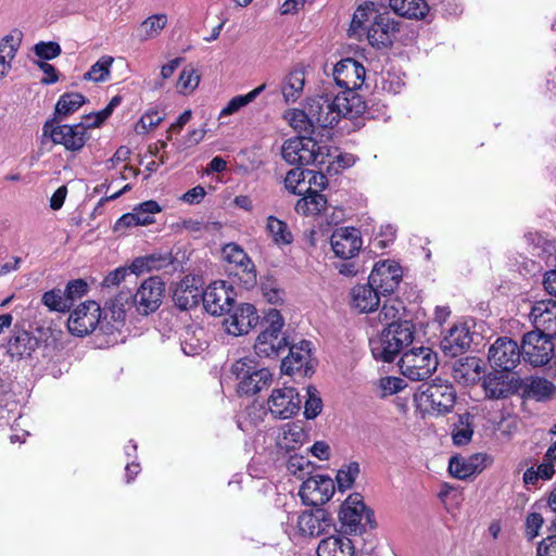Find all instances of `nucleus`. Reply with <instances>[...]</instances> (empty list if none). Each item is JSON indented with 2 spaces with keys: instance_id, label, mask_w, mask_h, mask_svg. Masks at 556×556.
Listing matches in <instances>:
<instances>
[{
  "instance_id": "obj_25",
  "label": "nucleus",
  "mask_w": 556,
  "mask_h": 556,
  "mask_svg": "<svg viewBox=\"0 0 556 556\" xmlns=\"http://www.w3.org/2000/svg\"><path fill=\"white\" fill-rule=\"evenodd\" d=\"M289 354L282 359L281 370L286 375H291L295 371L304 370L307 375L311 370L308 366L311 362L312 343L306 340H302L299 344H289Z\"/></svg>"
},
{
  "instance_id": "obj_14",
  "label": "nucleus",
  "mask_w": 556,
  "mask_h": 556,
  "mask_svg": "<svg viewBox=\"0 0 556 556\" xmlns=\"http://www.w3.org/2000/svg\"><path fill=\"white\" fill-rule=\"evenodd\" d=\"M302 399L295 388L283 387L271 391L267 405L275 418L287 419L301 408Z\"/></svg>"
},
{
  "instance_id": "obj_38",
  "label": "nucleus",
  "mask_w": 556,
  "mask_h": 556,
  "mask_svg": "<svg viewBox=\"0 0 556 556\" xmlns=\"http://www.w3.org/2000/svg\"><path fill=\"white\" fill-rule=\"evenodd\" d=\"M265 230L267 236L277 245H287L293 241L289 226L275 216H268L266 218Z\"/></svg>"
},
{
  "instance_id": "obj_44",
  "label": "nucleus",
  "mask_w": 556,
  "mask_h": 556,
  "mask_svg": "<svg viewBox=\"0 0 556 556\" xmlns=\"http://www.w3.org/2000/svg\"><path fill=\"white\" fill-rule=\"evenodd\" d=\"M375 15H380L375 8L374 2H365L359 5L353 14L351 22V30L357 33L358 30H367L368 26L375 20Z\"/></svg>"
},
{
  "instance_id": "obj_57",
  "label": "nucleus",
  "mask_w": 556,
  "mask_h": 556,
  "mask_svg": "<svg viewBox=\"0 0 556 556\" xmlns=\"http://www.w3.org/2000/svg\"><path fill=\"white\" fill-rule=\"evenodd\" d=\"M382 396H390L405 389L406 383L399 377H386L379 382Z\"/></svg>"
},
{
  "instance_id": "obj_11",
  "label": "nucleus",
  "mask_w": 556,
  "mask_h": 556,
  "mask_svg": "<svg viewBox=\"0 0 556 556\" xmlns=\"http://www.w3.org/2000/svg\"><path fill=\"white\" fill-rule=\"evenodd\" d=\"M235 290L226 281L212 282L203 291V306L211 315L222 316L230 311L235 303Z\"/></svg>"
},
{
  "instance_id": "obj_32",
  "label": "nucleus",
  "mask_w": 556,
  "mask_h": 556,
  "mask_svg": "<svg viewBox=\"0 0 556 556\" xmlns=\"http://www.w3.org/2000/svg\"><path fill=\"white\" fill-rule=\"evenodd\" d=\"M39 341L27 331L15 332L8 341L7 351L11 357H29L38 348Z\"/></svg>"
},
{
  "instance_id": "obj_33",
  "label": "nucleus",
  "mask_w": 556,
  "mask_h": 556,
  "mask_svg": "<svg viewBox=\"0 0 556 556\" xmlns=\"http://www.w3.org/2000/svg\"><path fill=\"white\" fill-rule=\"evenodd\" d=\"M354 546L349 538L330 535L317 546V556H353Z\"/></svg>"
},
{
  "instance_id": "obj_20",
  "label": "nucleus",
  "mask_w": 556,
  "mask_h": 556,
  "mask_svg": "<svg viewBox=\"0 0 556 556\" xmlns=\"http://www.w3.org/2000/svg\"><path fill=\"white\" fill-rule=\"evenodd\" d=\"M333 253L341 258L355 257L362 249L363 240L358 229L354 227L337 228L330 239Z\"/></svg>"
},
{
  "instance_id": "obj_13",
  "label": "nucleus",
  "mask_w": 556,
  "mask_h": 556,
  "mask_svg": "<svg viewBox=\"0 0 556 556\" xmlns=\"http://www.w3.org/2000/svg\"><path fill=\"white\" fill-rule=\"evenodd\" d=\"M165 292V285L159 277H150L141 282L134 294V306L140 315L155 312Z\"/></svg>"
},
{
  "instance_id": "obj_10",
  "label": "nucleus",
  "mask_w": 556,
  "mask_h": 556,
  "mask_svg": "<svg viewBox=\"0 0 556 556\" xmlns=\"http://www.w3.org/2000/svg\"><path fill=\"white\" fill-rule=\"evenodd\" d=\"M520 348L523 359L534 367L546 365L555 350L553 339L536 331L527 332Z\"/></svg>"
},
{
  "instance_id": "obj_1",
  "label": "nucleus",
  "mask_w": 556,
  "mask_h": 556,
  "mask_svg": "<svg viewBox=\"0 0 556 556\" xmlns=\"http://www.w3.org/2000/svg\"><path fill=\"white\" fill-rule=\"evenodd\" d=\"M364 102L356 92L346 96L323 94L311 98L306 102L308 116L316 127H333L342 117H355L363 113Z\"/></svg>"
},
{
  "instance_id": "obj_56",
  "label": "nucleus",
  "mask_w": 556,
  "mask_h": 556,
  "mask_svg": "<svg viewBox=\"0 0 556 556\" xmlns=\"http://www.w3.org/2000/svg\"><path fill=\"white\" fill-rule=\"evenodd\" d=\"M531 393L538 399H545L553 395L556 391V387L544 378L534 379L530 386Z\"/></svg>"
},
{
  "instance_id": "obj_61",
  "label": "nucleus",
  "mask_w": 556,
  "mask_h": 556,
  "mask_svg": "<svg viewBox=\"0 0 556 556\" xmlns=\"http://www.w3.org/2000/svg\"><path fill=\"white\" fill-rule=\"evenodd\" d=\"M163 117L156 111L147 112L138 122L136 129L138 132L140 131H149L156 127Z\"/></svg>"
},
{
  "instance_id": "obj_55",
  "label": "nucleus",
  "mask_w": 556,
  "mask_h": 556,
  "mask_svg": "<svg viewBox=\"0 0 556 556\" xmlns=\"http://www.w3.org/2000/svg\"><path fill=\"white\" fill-rule=\"evenodd\" d=\"M205 342L201 341L195 336V331L191 334L189 330L186 331L181 341V350L186 355H197L204 350Z\"/></svg>"
},
{
  "instance_id": "obj_18",
  "label": "nucleus",
  "mask_w": 556,
  "mask_h": 556,
  "mask_svg": "<svg viewBox=\"0 0 556 556\" xmlns=\"http://www.w3.org/2000/svg\"><path fill=\"white\" fill-rule=\"evenodd\" d=\"M334 494V482L327 476H315L306 479L299 491L302 502L308 506L327 503Z\"/></svg>"
},
{
  "instance_id": "obj_40",
  "label": "nucleus",
  "mask_w": 556,
  "mask_h": 556,
  "mask_svg": "<svg viewBox=\"0 0 556 556\" xmlns=\"http://www.w3.org/2000/svg\"><path fill=\"white\" fill-rule=\"evenodd\" d=\"M17 48L18 42L12 35H7L0 40V80L11 71Z\"/></svg>"
},
{
  "instance_id": "obj_21",
  "label": "nucleus",
  "mask_w": 556,
  "mask_h": 556,
  "mask_svg": "<svg viewBox=\"0 0 556 556\" xmlns=\"http://www.w3.org/2000/svg\"><path fill=\"white\" fill-rule=\"evenodd\" d=\"M399 30V23L389 15H375V20L366 30L367 40L377 49L388 48L392 45Z\"/></svg>"
},
{
  "instance_id": "obj_15",
  "label": "nucleus",
  "mask_w": 556,
  "mask_h": 556,
  "mask_svg": "<svg viewBox=\"0 0 556 556\" xmlns=\"http://www.w3.org/2000/svg\"><path fill=\"white\" fill-rule=\"evenodd\" d=\"M521 348L507 337L498 338L489 349L488 358L492 366L503 371L513 370L520 362Z\"/></svg>"
},
{
  "instance_id": "obj_31",
  "label": "nucleus",
  "mask_w": 556,
  "mask_h": 556,
  "mask_svg": "<svg viewBox=\"0 0 556 556\" xmlns=\"http://www.w3.org/2000/svg\"><path fill=\"white\" fill-rule=\"evenodd\" d=\"M483 371V363L477 357H466L457 361L453 367V377L464 384L475 383Z\"/></svg>"
},
{
  "instance_id": "obj_63",
  "label": "nucleus",
  "mask_w": 556,
  "mask_h": 556,
  "mask_svg": "<svg viewBox=\"0 0 556 556\" xmlns=\"http://www.w3.org/2000/svg\"><path fill=\"white\" fill-rule=\"evenodd\" d=\"M206 134L205 128L192 129L182 139L181 147L189 149L200 143Z\"/></svg>"
},
{
  "instance_id": "obj_60",
  "label": "nucleus",
  "mask_w": 556,
  "mask_h": 556,
  "mask_svg": "<svg viewBox=\"0 0 556 556\" xmlns=\"http://www.w3.org/2000/svg\"><path fill=\"white\" fill-rule=\"evenodd\" d=\"M544 523V519L539 513H531L526 518V536L533 540L539 535L540 529Z\"/></svg>"
},
{
  "instance_id": "obj_62",
  "label": "nucleus",
  "mask_w": 556,
  "mask_h": 556,
  "mask_svg": "<svg viewBox=\"0 0 556 556\" xmlns=\"http://www.w3.org/2000/svg\"><path fill=\"white\" fill-rule=\"evenodd\" d=\"M128 274V269L125 267H118L112 271H110L102 281L103 288H111L118 286L121 282H123L126 279V276Z\"/></svg>"
},
{
  "instance_id": "obj_54",
  "label": "nucleus",
  "mask_w": 556,
  "mask_h": 556,
  "mask_svg": "<svg viewBox=\"0 0 556 556\" xmlns=\"http://www.w3.org/2000/svg\"><path fill=\"white\" fill-rule=\"evenodd\" d=\"M262 295L273 304H277L282 300L283 291L280 289L276 280L267 278L261 285Z\"/></svg>"
},
{
  "instance_id": "obj_22",
  "label": "nucleus",
  "mask_w": 556,
  "mask_h": 556,
  "mask_svg": "<svg viewBox=\"0 0 556 556\" xmlns=\"http://www.w3.org/2000/svg\"><path fill=\"white\" fill-rule=\"evenodd\" d=\"M162 211L156 201L149 200L136 205L132 212L121 216L115 225L114 231H124L131 227L148 226L155 223V214Z\"/></svg>"
},
{
  "instance_id": "obj_9",
  "label": "nucleus",
  "mask_w": 556,
  "mask_h": 556,
  "mask_svg": "<svg viewBox=\"0 0 556 556\" xmlns=\"http://www.w3.org/2000/svg\"><path fill=\"white\" fill-rule=\"evenodd\" d=\"M419 401L434 414H447L455 405L456 392L447 381L435 379L425 387L419 395Z\"/></svg>"
},
{
  "instance_id": "obj_4",
  "label": "nucleus",
  "mask_w": 556,
  "mask_h": 556,
  "mask_svg": "<svg viewBox=\"0 0 556 556\" xmlns=\"http://www.w3.org/2000/svg\"><path fill=\"white\" fill-rule=\"evenodd\" d=\"M265 323L267 327L257 336L254 351L258 357L274 358L279 356L289 346L290 342L281 332L285 321L279 311L268 309L265 315Z\"/></svg>"
},
{
  "instance_id": "obj_17",
  "label": "nucleus",
  "mask_w": 556,
  "mask_h": 556,
  "mask_svg": "<svg viewBox=\"0 0 556 556\" xmlns=\"http://www.w3.org/2000/svg\"><path fill=\"white\" fill-rule=\"evenodd\" d=\"M403 277L402 267L395 261L383 260L375 264L368 279L382 295L391 294Z\"/></svg>"
},
{
  "instance_id": "obj_7",
  "label": "nucleus",
  "mask_w": 556,
  "mask_h": 556,
  "mask_svg": "<svg viewBox=\"0 0 556 556\" xmlns=\"http://www.w3.org/2000/svg\"><path fill=\"white\" fill-rule=\"evenodd\" d=\"M438 364L437 354L428 346H420L404 352L399 366L403 376L413 381H421L435 371Z\"/></svg>"
},
{
  "instance_id": "obj_16",
  "label": "nucleus",
  "mask_w": 556,
  "mask_h": 556,
  "mask_svg": "<svg viewBox=\"0 0 556 556\" xmlns=\"http://www.w3.org/2000/svg\"><path fill=\"white\" fill-rule=\"evenodd\" d=\"M365 75L364 66L354 59L346 58L338 62L333 68V78L337 85L344 89L339 94L355 92L364 84Z\"/></svg>"
},
{
  "instance_id": "obj_39",
  "label": "nucleus",
  "mask_w": 556,
  "mask_h": 556,
  "mask_svg": "<svg viewBox=\"0 0 556 556\" xmlns=\"http://www.w3.org/2000/svg\"><path fill=\"white\" fill-rule=\"evenodd\" d=\"M167 15L164 13L153 14L147 17L137 28L140 40L156 38L167 25Z\"/></svg>"
},
{
  "instance_id": "obj_37",
  "label": "nucleus",
  "mask_w": 556,
  "mask_h": 556,
  "mask_svg": "<svg viewBox=\"0 0 556 556\" xmlns=\"http://www.w3.org/2000/svg\"><path fill=\"white\" fill-rule=\"evenodd\" d=\"M306 439L303 427L296 422H288L281 428L278 445L287 452L300 447Z\"/></svg>"
},
{
  "instance_id": "obj_29",
  "label": "nucleus",
  "mask_w": 556,
  "mask_h": 556,
  "mask_svg": "<svg viewBox=\"0 0 556 556\" xmlns=\"http://www.w3.org/2000/svg\"><path fill=\"white\" fill-rule=\"evenodd\" d=\"M472 336L467 325L453 326L441 341L442 351L450 356L463 354L471 344Z\"/></svg>"
},
{
  "instance_id": "obj_8",
  "label": "nucleus",
  "mask_w": 556,
  "mask_h": 556,
  "mask_svg": "<svg viewBox=\"0 0 556 556\" xmlns=\"http://www.w3.org/2000/svg\"><path fill=\"white\" fill-rule=\"evenodd\" d=\"M42 138L63 146L67 151L77 152L84 148L89 136L85 124L60 125L56 117H53L43 124Z\"/></svg>"
},
{
  "instance_id": "obj_53",
  "label": "nucleus",
  "mask_w": 556,
  "mask_h": 556,
  "mask_svg": "<svg viewBox=\"0 0 556 556\" xmlns=\"http://www.w3.org/2000/svg\"><path fill=\"white\" fill-rule=\"evenodd\" d=\"M359 473L357 463H351L346 467L341 468L337 473V482L340 490L350 488Z\"/></svg>"
},
{
  "instance_id": "obj_46",
  "label": "nucleus",
  "mask_w": 556,
  "mask_h": 556,
  "mask_svg": "<svg viewBox=\"0 0 556 556\" xmlns=\"http://www.w3.org/2000/svg\"><path fill=\"white\" fill-rule=\"evenodd\" d=\"M85 97L78 92L62 94L55 105V115L64 117L71 115L85 103Z\"/></svg>"
},
{
  "instance_id": "obj_47",
  "label": "nucleus",
  "mask_w": 556,
  "mask_h": 556,
  "mask_svg": "<svg viewBox=\"0 0 556 556\" xmlns=\"http://www.w3.org/2000/svg\"><path fill=\"white\" fill-rule=\"evenodd\" d=\"M114 62V58L111 55L101 56L90 70L84 74V79L91 80L94 83L106 81L110 77V68Z\"/></svg>"
},
{
  "instance_id": "obj_49",
  "label": "nucleus",
  "mask_w": 556,
  "mask_h": 556,
  "mask_svg": "<svg viewBox=\"0 0 556 556\" xmlns=\"http://www.w3.org/2000/svg\"><path fill=\"white\" fill-rule=\"evenodd\" d=\"M200 83V74L191 66L187 65L179 74L177 90L179 93L189 94L193 92Z\"/></svg>"
},
{
  "instance_id": "obj_27",
  "label": "nucleus",
  "mask_w": 556,
  "mask_h": 556,
  "mask_svg": "<svg viewBox=\"0 0 556 556\" xmlns=\"http://www.w3.org/2000/svg\"><path fill=\"white\" fill-rule=\"evenodd\" d=\"M223 257L236 268V275L242 273L245 285H253L256 280L254 264L247 253L236 243H228L223 249Z\"/></svg>"
},
{
  "instance_id": "obj_36",
  "label": "nucleus",
  "mask_w": 556,
  "mask_h": 556,
  "mask_svg": "<svg viewBox=\"0 0 556 556\" xmlns=\"http://www.w3.org/2000/svg\"><path fill=\"white\" fill-rule=\"evenodd\" d=\"M391 10L406 18H424L429 10L425 0H389Z\"/></svg>"
},
{
  "instance_id": "obj_52",
  "label": "nucleus",
  "mask_w": 556,
  "mask_h": 556,
  "mask_svg": "<svg viewBox=\"0 0 556 556\" xmlns=\"http://www.w3.org/2000/svg\"><path fill=\"white\" fill-rule=\"evenodd\" d=\"M306 397L304 415L307 419H314L321 412V399L318 396V392L314 387H308L306 389Z\"/></svg>"
},
{
  "instance_id": "obj_59",
  "label": "nucleus",
  "mask_w": 556,
  "mask_h": 556,
  "mask_svg": "<svg viewBox=\"0 0 556 556\" xmlns=\"http://www.w3.org/2000/svg\"><path fill=\"white\" fill-rule=\"evenodd\" d=\"M87 288L88 286L84 280H72L66 285L63 294L72 305L76 299L81 298L87 292Z\"/></svg>"
},
{
  "instance_id": "obj_28",
  "label": "nucleus",
  "mask_w": 556,
  "mask_h": 556,
  "mask_svg": "<svg viewBox=\"0 0 556 556\" xmlns=\"http://www.w3.org/2000/svg\"><path fill=\"white\" fill-rule=\"evenodd\" d=\"M380 291L370 283L357 285L350 291L351 305L358 313H370L378 308L380 304Z\"/></svg>"
},
{
  "instance_id": "obj_5",
  "label": "nucleus",
  "mask_w": 556,
  "mask_h": 556,
  "mask_svg": "<svg viewBox=\"0 0 556 556\" xmlns=\"http://www.w3.org/2000/svg\"><path fill=\"white\" fill-rule=\"evenodd\" d=\"M339 520L342 530L348 534H362L367 529H374L376 522L374 513L366 507L361 494H351L341 505Z\"/></svg>"
},
{
  "instance_id": "obj_48",
  "label": "nucleus",
  "mask_w": 556,
  "mask_h": 556,
  "mask_svg": "<svg viewBox=\"0 0 556 556\" xmlns=\"http://www.w3.org/2000/svg\"><path fill=\"white\" fill-rule=\"evenodd\" d=\"M134 306V294L130 290H122L114 299L111 300L109 308L112 312V317L115 320H121L125 317L127 309Z\"/></svg>"
},
{
  "instance_id": "obj_50",
  "label": "nucleus",
  "mask_w": 556,
  "mask_h": 556,
  "mask_svg": "<svg viewBox=\"0 0 556 556\" xmlns=\"http://www.w3.org/2000/svg\"><path fill=\"white\" fill-rule=\"evenodd\" d=\"M403 311L404 307L401 302L396 300L386 301L378 314L379 321L387 325V327L391 324H400L402 323L400 318Z\"/></svg>"
},
{
  "instance_id": "obj_12",
  "label": "nucleus",
  "mask_w": 556,
  "mask_h": 556,
  "mask_svg": "<svg viewBox=\"0 0 556 556\" xmlns=\"http://www.w3.org/2000/svg\"><path fill=\"white\" fill-rule=\"evenodd\" d=\"M226 314L228 316L224 319L223 326L227 333L235 337L249 333L256 327L260 319L255 306L250 303L232 305Z\"/></svg>"
},
{
  "instance_id": "obj_58",
  "label": "nucleus",
  "mask_w": 556,
  "mask_h": 556,
  "mask_svg": "<svg viewBox=\"0 0 556 556\" xmlns=\"http://www.w3.org/2000/svg\"><path fill=\"white\" fill-rule=\"evenodd\" d=\"M34 51L40 59L52 60L61 54V47L53 41H41L35 46Z\"/></svg>"
},
{
  "instance_id": "obj_64",
  "label": "nucleus",
  "mask_w": 556,
  "mask_h": 556,
  "mask_svg": "<svg viewBox=\"0 0 556 556\" xmlns=\"http://www.w3.org/2000/svg\"><path fill=\"white\" fill-rule=\"evenodd\" d=\"M536 552L538 556H556V534L541 541Z\"/></svg>"
},
{
  "instance_id": "obj_41",
  "label": "nucleus",
  "mask_w": 556,
  "mask_h": 556,
  "mask_svg": "<svg viewBox=\"0 0 556 556\" xmlns=\"http://www.w3.org/2000/svg\"><path fill=\"white\" fill-rule=\"evenodd\" d=\"M327 199L317 191H312L295 204V211L302 215H318L326 210Z\"/></svg>"
},
{
  "instance_id": "obj_35",
  "label": "nucleus",
  "mask_w": 556,
  "mask_h": 556,
  "mask_svg": "<svg viewBox=\"0 0 556 556\" xmlns=\"http://www.w3.org/2000/svg\"><path fill=\"white\" fill-rule=\"evenodd\" d=\"M203 291L190 283L189 279L181 281L174 291L175 304L184 311L195 307L202 301Z\"/></svg>"
},
{
  "instance_id": "obj_23",
  "label": "nucleus",
  "mask_w": 556,
  "mask_h": 556,
  "mask_svg": "<svg viewBox=\"0 0 556 556\" xmlns=\"http://www.w3.org/2000/svg\"><path fill=\"white\" fill-rule=\"evenodd\" d=\"M529 318L536 332L556 338V301L543 300L535 302L529 313Z\"/></svg>"
},
{
  "instance_id": "obj_30",
  "label": "nucleus",
  "mask_w": 556,
  "mask_h": 556,
  "mask_svg": "<svg viewBox=\"0 0 556 556\" xmlns=\"http://www.w3.org/2000/svg\"><path fill=\"white\" fill-rule=\"evenodd\" d=\"M507 372L495 370L484 377L483 389L486 397L497 400L507 397L514 392V386Z\"/></svg>"
},
{
  "instance_id": "obj_2",
  "label": "nucleus",
  "mask_w": 556,
  "mask_h": 556,
  "mask_svg": "<svg viewBox=\"0 0 556 556\" xmlns=\"http://www.w3.org/2000/svg\"><path fill=\"white\" fill-rule=\"evenodd\" d=\"M415 328L408 320L391 324L386 327L380 338L371 343V353L378 361L392 362L405 348L414 341Z\"/></svg>"
},
{
  "instance_id": "obj_45",
  "label": "nucleus",
  "mask_w": 556,
  "mask_h": 556,
  "mask_svg": "<svg viewBox=\"0 0 556 556\" xmlns=\"http://www.w3.org/2000/svg\"><path fill=\"white\" fill-rule=\"evenodd\" d=\"M266 88V84H262L258 87L254 88L247 94H240L233 97L227 105L220 111L219 118L228 115H232L238 112L241 108H244L249 103L253 102L261 92Z\"/></svg>"
},
{
  "instance_id": "obj_42",
  "label": "nucleus",
  "mask_w": 556,
  "mask_h": 556,
  "mask_svg": "<svg viewBox=\"0 0 556 556\" xmlns=\"http://www.w3.org/2000/svg\"><path fill=\"white\" fill-rule=\"evenodd\" d=\"M283 118L299 134H312L316 127L308 110L291 109L285 112Z\"/></svg>"
},
{
  "instance_id": "obj_51",
  "label": "nucleus",
  "mask_w": 556,
  "mask_h": 556,
  "mask_svg": "<svg viewBox=\"0 0 556 556\" xmlns=\"http://www.w3.org/2000/svg\"><path fill=\"white\" fill-rule=\"evenodd\" d=\"M41 302L50 311L65 312L71 308V303L64 296L61 289H52L42 294Z\"/></svg>"
},
{
  "instance_id": "obj_34",
  "label": "nucleus",
  "mask_w": 556,
  "mask_h": 556,
  "mask_svg": "<svg viewBox=\"0 0 556 556\" xmlns=\"http://www.w3.org/2000/svg\"><path fill=\"white\" fill-rule=\"evenodd\" d=\"M305 86V73L302 68H293L281 83V93L287 103H293L301 98Z\"/></svg>"
},
{
  "instance_id": "obj_24",
  "label": "nucleus",
  "mask_w": 556,
  "mask_h": 556,
  "mask_svg": "<svg viewBox=\"0 0 556 556\" xmlns=\"http://www.w3.org/2000/svg\"><path fill=\"white\" fill-rule=\"evenodd\" d=\"M491 464V457L484 453L472 454L469 457L453 456L450 459L448 471L457 479L464 480L480 473Z\"/></svg>"
},
{
  "instance_id": "obj_43",
  "label": "nucleus",
  "mask_w": 556,
  "mask_h": 556,
  "mask_svg": "<svg viewBox=\"0 0 556 556\" xmlns=\"http://www.w3.org/2000/svg\"><path fill=\"white\" fill-rule=\"evenodd\" d=\"M472 419L473 417L469 413L458 416V420L455 422L452 431V439L455 445H466L471 441L473 434Z\"/></svg>"
},
{
  "instance_id": "obj_6",
  "label": "nucleus",
  "mask_w": 556,
  "mask_h": 556,
  "mask_svg": "<svg viewBox=\"0 0 556 556\" xmlns=\"http://www.w3.org/2000/svg\"><path fill=\"white\" fill-rule=\"evenodd\" d=\"M326 147L320 146L309 136H298L285 141L281 155L292 165L324 164Z\"/></svg>"
},
{
  "instance_id": "obj_19",
  "label": "nucleus",
  "mask_w": 556,
  "mask_h": 556,
  "mask_svg": "<svg viewBox=\"0 0 556 556\" xmlns=\"http://www.w3.org/2000/svg\"><path fill=\"white\" fill-rule=\"evenodd\" d=\"M100 320V306L88 301L77 306L67 320L68 330L79 337L93 331Z\"/></svg>"
},
{
  "instance_id": "obj_3",
  "label": "nucleus",
  "mask_w": 556,
  "mask_h": 556,
  "mask_svg": "<svg viewBox=\"0 0 556 556\" xmlns=\"http://www.w3.org/2000/svg\"><path fill=\"white\" fill-rule=\"evenodd\" d=\"M231 374L235 376L237 392L241 395H254L266 389L273 382V375L268 368L261 367L252 357H242L231 365Z\"/></svg>"
},
{
  "instance_id": "obj_26",
  "label": "nucleus",
  "mask_w": 556,
  "mask_h": 556,
  "mask_svg": "<svg viewBox=\"0 0 556 556\" xmlns=\"http://www.w3.org/2000/svg\"><path fill=\"white\" fill-rule=\"evenodd\" d=\"M296 526L302 534L317 536L331 528L332 519L325 509L317 508L299 515Z\"/></svg>"
}]
</instances>
